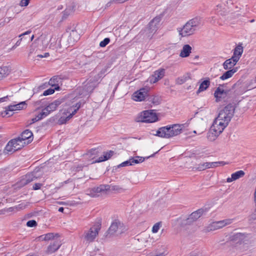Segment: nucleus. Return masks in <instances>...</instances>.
I'll return each mask as SVG.
<instances>
[{"label": "nucleus", "mask_w": 256, "mask_h": 256, "mask_svg": "<svg viewBox=\"0 0 256 256\" xmlns=\"http://www.w3.org/2000/svg\"><path fill=\"white\" fill-rule=\"evenodd\" d=\"M236 106L232 104H229L220 110L218 117L214 120L210 128H214L215 125L226 128L234 116Z\"/></svg>", "instance_id": "f257e3e1"}, {"label": "nucleus", "mask_w": 256, "mask_h": 256, "mask_svg": "<svg viewBox=\"0 0 256 256\" xmlns=\"http://www.w3.org/2000/svg\"><path fill=\"white\" fill-rule=\"evenodd\" d=\"M116 191L118 192H122L124 191V189L119 186L108 184H100L98 186L94 187L88 188L86 190V194L91 197H98L99 196V193L106 194V192L110 190Z\"/></svg>", "instance_id": "f03ea898"}, {"label": "nucleus", "mask_w": 256, "mask_h": 256, "mask_svg": "<svg viewBox=\"0 0 256 256\" xmlns=\"http://www.w3.org/2000/svg\"><path fill=\"white\" fill-rule=\"evenodd\" d=\"M127 230L124 224L119 220H114L111 224L110 227L106 232L104 236L106 238H110L114 236H119Z\"/></svg>", "instance_id": "7ed1b4c3"}, {"label": "nucleus", "mask_w": 256, "mask_h": 256, "mask_svg": "<svg viewBox=\"0 0 256 256\" xmlns=\"http://www.w3.org/2000/svg\"><path fill=\"white\" fill-rule=\"evenodd\" d=\"M26 145L24 142H22L20 138L18 136L10 140L4 149V153L6 154H12L16 151L22 150Z\"/></svg>", "instance_id": "20e7f679"}, {"label": "nucleus", "mask_w": 256, "mask_h": 256, "mask_svg": "<svg viewBox=\"0 0 256 256\" xmlns=\"http://www.w3.org/2000/svg\"><path fill=\"white\" fill-rule=\"evenodd\" d=\"M188 129H153L150 134L160 138H169L176 136Z\"/></svg>", "instance_id": "39448f33"}, {"label": "nucleus", "mask_w": 256, "mask_h": 256, "mask_svg": "<svg viewBox=\"0 0 256 256\" xmlns=\"http://www.w3.org/2000/svg\"><path fill=\"white\" fill-rule=\"evenodd\" d=\"M154 111V110L142 111L138 117V121L143 123H152L158 121V115Z\"/></svg>", "instance_id": "423d86ee"}, {"label": "nucleus", "mask_w": 256, "mask_h": 256, "mask_svg": "<svg viewBox=\"0 0 256 256\" xmlns=\"http://www.w3.org/2000/svg\"><path fill=\"white\" fill-rule=\"evenodd\" d=\"M240 84L241 82L238 80L233 84L232 87L230 89L224 90L220 88V86L218 87L214 92V96L216 98V102H220L222 100V94H225V96L232 95V93L234 90Z\"/></svg>", "instance_id": "0eeeda50"}, {"label": "nucleus", "mask_w": 256, "mask_h": 256, "mask_svg": "<svg viewBox=\"0 0 256 256\" xmlns=\"http://www.w3.org/2000/svg\"><path fill=\"white\" fill-rule=\"evenodd\" d=\"M232 219H226L214 222L208 226V230L213 231L221 228L224 226L232 224Z\"/></svg>", "instance_id": "6e6552de"}, {"label": "nucleus", "mask_w": 256, "mask_h": 256, "mask_svg": "<svg viewBox=\"0 0 256 256\" xmlns=\"http://www.w3.org/2000/svg\"><path fill=\"white\" fill-rule=\"evenodd\" d=\"M162 16H156L148 24L146 28L147 31L150 34L154 33L160 26V22Z\"/></svg>", "instance_id": "1a4fd4ad"}, {"label": "nucleus", "mask_w": 256, "mask_h": 256, "mask_svg": "<svg viewBox=\"0 0 256 256\" xmlns=\"http://www.w3.org/2000/svg\"><path fill=\"white\" fill-rule=\"evenodd\" d=\"M100 230V228L99 226L91 228L88 232H84V240L88 242H93L96 236L98 234Z\"/></svg>", "instance_id": "9d476101"}, {"label": "nucleus", "mask_w": 256, "mask_h": 256, "mask_svg": "<svg viewBox=\"0 0 256 256\" xmlns=\"http://www.w3.org/2000/svg\"><path fill=\"white\" fill-rule=\"evenodd\" d=\"M148 95V90L146 88H142L140 90L134 92L132 95L133 99L135 101L141 102L146 100V97Z\"/></svg>", "instance_id": "9b49d317"}, {"label": "nucleus", "mask_w": 256, "mask_h": 256, "mask_svg": "<svg viewBox=\"0 0 256 256\" xmlns=\"http://www.w3.org/2000/svg\"><path fill=\"white\" fill-rule=\"evenodd\" d=\"M97 86H98L92 80H90V78L87 79L86 81L83 83L82 94L84 96L92 92Z\"/></svg>", "instance_id": "f8f14e48"}, {"label": "nucleus", "mask_w": 256, "mask_h": 256, "mask_svg": "<svg viewBox=\"0 0 256 256\" xmlns=\"http://www.w3.org/2000/svg\"><path fill=\"white\" fill-rule=\"evenodd\" d=\"M62 245L61 242L59 238H56L50 242L46 250V254H50L57 251Z\"/></svg>", "instance_id": "ddd939ff"}, {"label": "nucleus", "mask_w": 256, "mask_h": 256, "mask_svg": "<svg viewBox=\"0 0 256 256\" xmlns=\"http://www.w3.org/2000/svg\"><path fill=\"white\" fill-rule=\"evenodd\" d=\"M195 31L196 30L188 21L183 26L182 28L178 30L180 34L183 37L190 36L193 34Z\"/></svg>", "instance_id": "4468645a"}, {"label": "nucleus", "mask_w": 256, "mask_h": 256, "mask_svg": "<svg viewBox=\"0 0 256 256\" xmlns=\"http://www.w3.org/2000/svg\"><path fill=\"white\" fill-rule=\"evenodd\" d=\"M18 136L22 142H26V145L30 144L34 138L33 134L29 129H26Z\"/></svg>", "instance_id": "2eb2a0df"}, {"label": "nucleus", "mask_w": 256, "mask_h": 256, "mask_svg": "<svg viewBox=\"0 0 256 256\" xmlns=\"http://www.w3.org/2000/svg\"><path fill=\"white\" fill-rule=\"evenodd\" d=\"M165 70L160 68L156 70L154 74L149 78V81L151 84H154L164 78L165 75Z\"/></svg>", "instance_id": "dca6fc26"}, {"label": "nucleus", "mask_w": 256, "mask_h": 256, "mask_svg": "<svg viewBox=\"0 0 256 256\" xmlns=\"http://www.w3.org/2000/svg\"><path fill=\"white\" fill-rule=\"evenodd\" d=\"M38 177L36 176V172L28 173L24 176V177L20 180V184L22 186H24L30 182L36 180Z\"/></svg>", "instance_id": "f3484780"}, {"label": "nucleus", "mask_w": 256, "mask_h": 256, "mask_svg": "<svg viewBox=\"0 0 256 256\" xmlns=\"http://www.w3.org/2000/svg\"><path fill=\"white\" fill-rule=\"evenodd\" d=\"M100 70L99 66H97L96 68L90 72V79L92 80L96 85H98L99 80L102 78V75H100L98 71Z\"/></svg>", "instance_id": "a211bd4d"}, {"label": "nucleus", "mask_w": 256, "mask_h": 256, "mask_svg": "<svg viewBox=\"0 0 256 256\" xmlns=\"http://www.w3.org/2000/svg\"><path fill=\"white\" fill-rule=\"evenodd\" d=\"M224 130V129H222L218 132L216 129H209L207 133L208 139L211 142L214 141L222 132Z\"/></svg>", "instance_id": "6ab92c4d"}, {"label": "nucleus", "mask_w": 256, "mask_h": 256, "mask_svg": "<svg viewBox=\"0 0 256 256\" xmlns=\"http://www.w3.org/2000/svg\"><path fill=\"white\" fill-rule=\"evenodd\" d=\"M60 237L59 234L58 233H52V232H50L48 233L45 234H42L40 236H38V238L40 240H45L48 241L50 240H54L56 238H58Z\"/></svg>", "instance_id": "aec40b11"}, {"label": "nucleus", "mask_w": 256, "mask_h": 256, "mask_svg": "<svg viewBox=\"0 0 256 256\" xmlns=\"http://www.w3.org/2000/svg\"><path fill=\"white\" fill-rule=\"evenodd\" d=\"M238 60L234 58H232V56L231 58L226 60L224 63H223V67L226 70L230 69L233 68L238 62Z\"/></svg>", "instance_id": "412c9836"}, {"label": "nucleus", "mask_w": 256, "mask_h": 256, "mask_svg": "<svg viewBox=\"0 0 256 256\" xmlns=\"http://www.w3.org/2000/svg\"><path fill=\"white\" fill-rule=\"evenodd\" d=\"M161 149L159 150H158L157 152H154V154H153L151 156H147V157H146V158L141 157V156H136V157H131L130 158V161H131L132 165V166L134 164H139V163H141V162H143L145 160V159H148L149 158L154 156L156 154H158V152Z\"/></svg>", "instance_id": "4be33fe9"}, {"label": "nucleus", "mask_w": 256, "mask_h": 256, "mask_svg": "<svg viewBox=\"0 0 256 256\" xmlns=\"http://www.w3.org/2000/svg\"><path fill=\"white\" fill-rule=\"evenodd\" d=\"M245 238L246 236L244 234L238 232L232 235L230 237V238L236 244H240L242 242H244Z\"/></svg>", "instance_id": "5701e85b"}, {"label": "nucleus", "mask_w": 256, "mask_h": 256, "mask_svg": "<svg viewBox=\"0 0 256 256\" xmlns=\"http://www.w3.org/2000/svg\"><path fill=\"white\" fill-rule=\"evenodd\" d=\"M162 100L160 96H158L150 95L148 94L146 97V102H150L154 106L160 104Z\"/></svg>", "instance_id": "b1692460"}, {"label": "nucleus", "mask_w": 256, "mask_h": 256, "mask_svg": "<svg viewBox=\"0 0 256 256\" xmlns=\"http://www.w3.org/2000/svg\"><path fill=\"white\" fill-rule=\"evenodd\" d=\"M244 174H245L244 172L242 170L237 171V172L232 174L231 175V177L228 178L226 179V182H231L232 181L236 180L244 176Z\"/></svg>", "instance_id": "393cba45"}, {"label": "nucleus", "mask_w": 256, "mask_h": 256, "mask_svg": "<svg viewBox=\"0 0 256 256\" xmlns=\"http://www.w3.org/2000/svg\"><path fill=\"white\" fill-rule=\"evenodd\" d=\"M243 52V47L242 44H239L237 46L234 50V54L232 55V58H234L239 60Z\"/></svg>", "instance_id": "a878e982"}, {"label": "nucleus", "mask_w": 256, "mask_h": 256, "mask_svg": "<svg viewBox=\"0 0 256 256\" xmlns=\"http://www.w3.org/2000/svg\"><path fill=\"white\" fill-rule=\"evenodd\" d=\"M238 70V67L233 68L232 69H229V70L225 72L224 74L220 77V79L222 80H226L228 78H231L233 74L237 72Z\"/></svg>", "instance_id": "bb28decb"}, {"label": "nucleus", "mask_w": 256, "mask_h": 256, "mask_svg": "<svg viewBox=\"0 0 256 256\" xmlns=\"http://www.w3.org/2000/svg\"><path fill=\"white\" fill-rule=\"evenodd\" d=\"M114 152L112 150H109L107 152H104L103 156L100 157L98 159L95 160L92 163L100 162L108 160L114 154Z\"/></svg>", "instance_id": "cd10ccee"}, {"label": "nucleus", "mask_w": 256, "mask_h": 256, "mask_svg": "<svg viewBox=\"0 0 256 256\" xmlns=\"http://www.w3.org/2000/svg\"><path fill=\"white\" fill-rule=\"evenodd\" d=\"M192 47L189 44H185L182 47L180 56L182 58H186L191 53Z\"/></svg>", "instance_id": "c85d7f7f"}, {"label": "nucleus", "mask_w": 256, "mask_h": 256, "mask_svg": "<svg viewBox=\"0 0 256 256\" xmlns=\"http://www.w3.org/2000/svg\"><path fill=\"white\" fill-rule=\"evenodd\" d=\"M210 85V78H207L200 84L198 90L196 92V94H198L206 90Z\"/></svg>", "instance_id": "c756f323"}, {"label": "nucleus", "mask_w": 256, "mask_h": 256, "mask_svg": "<svg viewBox=\"0 0 256 256\" xmlns=\"http://www.w3.org/2000/svg\"><path fill=\"white\" fill-rule=\"evenodd\" d=\"M190 24L196 30L198 29L199 26L202 23V18L200 16H196L190 20H188Z\"/></svg>", "instance_id": "7c9ffc66"}, {"label": "nucleus", "mask_w": 256, "mask_h": 256, "mask_svg": "<svg viewBox=\"0 0 256 256\" xmlns=\"http://www.w3.org/2000/svg\"><path fill=\"white\" fill-rule=\"evenodd\" d=\"M64 101V98H58L52 102L48 106V109L50 108L52 112L55 110L58 106Z\"/></svg>", "instance_id": "2f4dec72"}, {"label": "nucleus", "mask_w": 256, "mask_h": 256, "mask_svg": "<svg viewBox=\"0 0 256 256\" xmlns=\"http://www.w3.org/2000/svg\"><path fill=\"white\" fill-rule=\"evenodd\" d=\"M11 72V68L8 66H4L0 68V76L1 79L3 80L10 74Z\"/></svg>", "instance_id": "473e14b6"}, {"label": "nucleus", "mask_w": 256, "mask_h": 256, "mask_svg": "<svg viewBox=\"0 0 256 256\" xmlns=\"http://www.w3.org/2000/svg\"><path fill=\"white\" fill-rule=\"evenodd\" d=\"M59 80L60 78L58 76H54L50 80L48 84L52 88H54L56 90H59L60 89V86L58 85Z\"/></svg>", "instance_id": "72a5a7b5"}, {"label": "nucleus", "mask_w": 256, "mask_h": 256, "mask_svg": "<svg viewBox=\"0 0 256 256\" xmlns=\"http://www.w3.org/2000/svg\"><path fill=\"white\" fill-rule=\"evenodd\" d=\"M102 148L100 146L94 148L90 150L85 154L89 158H92V156H98V154L102 151Z\"/></svg>", "instance_id": "f704fd0d"}, {"label": "nucleus", "mask_w": 256, "mask_h": 256, "mask_svg": "<svg viewBox=\"0 0 256 256\" xmlns=\"http://www.w3.org/2000/svg\"><path fill=\"white\" fill-rule=\"evenodd\" d=\"M10 108L12 110V112L16 110H20L24 109L26 107V102H22L18 104L14 105L9 106Z\"/></svg>", "instance_id": "c9c22d12"}, {"label": "nucleus", "mask_w": 256, "mask_h": 256, "mask_svg": "<svg viewBox=\"0 0 256 256\" xmlns=\"http://www.w3.org/2000/svg\"><path fill=\"white\" fill-rule=\"evenodd\" d=\"M81 107V104L79 102L76 103L74 106H73L71 108L72 112L66 117V119L69 120L70 118L78 112V110Z\"/></svg>", "instance_id": "e433bc0d"}, {"label": "nucleus", "mask_w": 256, "mask_h": 256, "mask_svg": "<svg viewBox=\"0 0 256 256\" xmlns=\"http://www.w3.org/2000/svg\"><path fill=\"white\" fill-rule=\"evenodd\" d=\"M190 78V74L188 73L184 75L182 77L178 78L176 80V83L178 84H182Z\"/></svg>", "instance_id": "4c0bfd02"}, {"label": "nucleus", "mask_w": 256, "mask_h": 256, "mask_svg": "<svg viewBox=\"0 0 256 256\" xmlns=\"http://www.w3.org/2000/svg\"><path fill=\"white\" fill-rule=\"evenodd\" d=\"M239 94L237 90L235 89L233 92L232 93V95L230 96H225V94H222V100H224V101H228V99H230L231 100H234L236 98L237 96Z\"/></svg>", "instance_id": "58836bf2"}, {"label": "nucleus", "mask_w": 256, "mask_h": 256, "mask_svg": "<svg viewBox=\"0 0 256 256\" xmlns=\"http://www.w3.org/2000/svg\"><path fill=\"white\" fill-rule=\"evenodd\" d=\"M203 213V210L202 209H199L193 212H192L190 216L191 217V219L194 220H197L202 215Z\"/></svg>", "instance_id": "ea45409f"}, {"label": "nucleus", "mask_w": 256, "mask_h": 256, "mask_svg": "<svg viewBox=\"0 0 256 256\" xmlns=\"http://www.w3.org/2000/svg\"><path fill=\"white\" fill-rule=\"evenodd\" d=\"M194 222H195V220L191 219V217L189 216L188 218L181 220L180 224L181 227H185L188 225L191 224Z\"/></svg>", "instance_id": "a19ab883"}, {"label": "nucleus", "mask_w": 256, "mask_h": 256, "mask_svg": "<svg viewBox=\"0 0 256 256\" xmlns=\"http://www.w3.org/2000/svg\"><path fill=\"white\" fill-rule=\"evenodd\" d=\"M51 112H52L50 108L48 109V106H47L45 108H44L42 112L38 114V119H42L44 118L47 116Z\"/></svg>", "instance_id": "79ce46f5"}, {"label": "nucleus", "mask_w": 256, "mask_h": 256, "mask_svg": "<svg viewBox=\"0 0 256 256\" xmlns=\"http://www.w3.org/2000/svg\"><path fill=\"white\" fill-rule=\"evenodd\" d=\"M14 112H12V110L10 108V106H8L6 108L5 110L1 112L0 115L2 117H10L12 116Z\"/></svg>", "instance_id": "37998d69"}, {"label": "nucleus", "mask_w": 256, "mask_h": 256, "mask_svg": "<svg viewBox=\"0 0 256 256\" xmlns=\"http://www.w3.org/2000/svg\"><path fill=\"white\" fill-rule=\"evenodd\" d=\"M132 166L131 161H130V158L128 160L122 162V163H121L119 165L117 166H116L114 167L112 171H114V170H116L118 168H120V167H124V166Z\"/></svg>", "instance_id": "c03bdc74"}, {"label": "nucleus", "mask_w": 256, "mask_h": 256, "mask_svg": "<svg viewBox=\"0 0 256 256\" xmlns=\"http://www.w3.org/2000/svg\"><path fill=\"white\" fill-rule=\"evenodd\" d=\"M186 124H170L166 126H164L160 127V128H174L176 127H178V128H184L188 126H186Z\"/></svg>", "instance_id": "a18cd8bd"}, {"label": "nucleus", "mask_w": 256, "mask_h": 256, "mask_svg": "<svg viewBox=\"0 0 256 256\" xmlns=\"http://www.w3.org/2000/svg\"><path fill=\"white\" fill-rule=\"evenodd\" d=\"M194 168L196 170H198L199 171L205 170L207 169L206 162H204L202 164H196V166L194 167Z\"/></svg>", "instance_id": "49530a36"}, {"label": "nucleus", "mask_w": 256, "mask_h": 256, "mask_svg": "<svg viewBox=\"0 0 256 256\" xmlns=\"http://www.w3.org/2000/svg\"><path fill=\"white\" fill-rule=\"evenodd\" d=\"M56 89H54V88H50L46 90H44L42 94L40 96H46L48 95H50L54 93V91Z\"/></svg>", "instance_id": "de8ad7c7"}, {"label": "nucleus", "mask_w": 256, "mask_h": 256, "mask_svg": "<svg viewBox=\"0 0 256 256\" xmlns=\"http://www.w3.org/2000/svg\"><path fill=\"white\" fill-rule=\"evenodd\" d=\"M110 42V38H104L103 40L100 42V46L101 48L105 47Z\"/></svg>", "instance_id": "09e8293b"}, {"label": "nucleus", "mask_w": 256, "mask_h": 256, "mask_svg": "<svg viewBox=\"0 0 256 256\" xmlns=\"http://www.w3.org/2000/svg\"><path fill=\"white\" fill-rule=\"evenodd\" d=\"M160 226H161V222H157V223L155 224L154 225V226H152V232L153 233L157 232L158 231Z\"/></svg>", "instance_id": "8fccbe9b"}, {"label": "nucleus", "mask_w": 256, "mask_h": 256, "mask_svg": "<svg viewBox=\"0 0 256 256\" xmlns=\"http://www.w3.org/2000/svg\"><path fill=\"white\" fill-rule=\"evenodd\" d=\"M37 222L35 220H30L26 222V226L30 228H32L36 226Z\"/></svg>", "instance_id": "3c124183"}, {"label": "nucleus", "mask_w": 256, "mask_h": 256, "mask_svg": "<svg viewBox=\"0 0 256 256\" xmlns=\"http://www.w3.org/2000/svg\"><path fill=\"white\" fill-rule=\"evenodd\" d=\"M108 66H105L104 68H102V69L98 71V72L100 74L102 75V78H103L105 76V73L107 72L108 70Z\"/></svg>", "instance_id": "603ef678"}, {"label": "nucleus", "mask_w": 256, "mask_h": 256, "mask_svg": "<svg viewBox=\"0 0 256 256\" xmlns=\"http://www.w3.org/2000/svg\"><path fill=\"white\" fill-rule=\"evenodd\" d=\"M206 168H214L218 166L217 163L215 162H206Z\"/></svg>", "instance_id": "864d4df0"}, {"label": "nucleus", "mask_w": 256, "mask_h": 256, "mask_svg": "<svg viewBox=\"0 0 256 256\" xmlns=\"http://www.w3.org/2000/svg\"><path fill=\"white\" fill-rule=\"evenodd\" d=\"M42 186V184L35 183L32 186V190H40V189Z\"/></svg>", "instance_id": "5fc2aeb1"}, {"label": "nucleus", "mask_w": 256, "mask_h": 256, "mask_svg": "<svg viewBox=\"0 0 256 256\" xmlns=\"http://www.w3.org/2000/svg\"><path fill=\"white\" fill-rule=\"evenodd\" d=\"M30 0H21L20 6H26L30 3Z\"/></svg>", "instance_id": "6e6d98bb"}, {"label": "nucleus", "mask_w": 256, "mask_h": 256, "mask_svg": "<svg viewBox=\"0 0 256 256\" xmlns=\"http://www.w3.org/2000/svg\"><path fill=\"white\" fill-rule=\"evenodd\" d=\"M188 256H202V254L198 252L194 251L191 252Z\"/></svg>", "instance_id": "4d7b16f0"}, {"label": "nucleus", "mask_w": 256, "mask_h": 256, "mask_svg": "<svg viewBox=\"0 0 256 256\" xmlns=\"http://www.w3.org/2000/svg\"><path fill=\"white\" fill-rule=\"evenodd\" d=\"M70 15L68 10H66L63 12L62 19L66 18Z\"/></svg>", "instance_id": "13d9d810"}, {"label": "nucleus", "mask_w": 256, "mask_h": 256, "mask_svg": "<svg viewBox=\"0 0 256 256\" xmlns=\"http://www.w3.org/2000/svg\"><path fill=\"white\" fill-rule=\"evenodd\" d=\"M40 119H38V115L34 118H33L31 120L30 122L27 125V126H28L29 124H34L36 122L38 121V120H40Z\"/></svg>", "instance_id": "bf43d9fd"}, {"label": "nucleus", "mask_w": 256, "mask_h": 256, "mask_svg": "<svg viewBox=\"0 0 256 256\" xmlns=\"http://www.w3.org/2000/svg\"><path fill=\"white\" fill-rule=\"evenodd\" d=\"M49 55L50 54L48 52H45L44 54H38L37 57L40 58H46L49 56Z\"/></svg>", "instance_id": "052dcab7"}, {"label": "nucleus", "mask_w": 256, "mask_h": 256, "mask_svg": "<svg viewBox=\"0 0 256 256\" xmlns=\"http://www.w3.org/2000/svg\"><path fill=\"white\" fill-rule=\"evenodd\" d=\"M128 0H111L110 2H112L116 4H122Z\"/></svg>", "instance_id": "680f3d73"}, {"label": "nucleus", "mask_w": 256, "mask_h": 256, "mask_svg": "<svg viewBox=\"0 0 256 256\" xmlns=\"http://www.w3.org/2000/svg\"><path fill=\"white\" fill-rule=\"evenodd\" d=\"M216 162L217 163L218 166H224V165L227 164V163L226 162H224V161H219V162Z\"/></svg>", "instance_id": "e2e57ef3"}, {"label": "nucleus", "mask_w": 256, "mask_h": 256, "mask_svg": "<svg viewBox=\"0 0 256 256\" xmlns=\"http://www.w3.org/2000/svg\"><path fill=\"white\" fill-rule=\"evenodd\" d=\"M32 32L31 30H27L26 32L20 34V36H19V37L20 38L21 36H25V35H27V34H30Z\"/></svg>", "instance_id": "0e129e2a"}, {"label": "nucleus", "mask_w": 256, "mask_h": 256, "mask_svg": "<svg viewBox=\"0 0 256 256\" xmlns=\"http://www.w3.org/2000/svg\"><path fill=\"white\" fill-rule=\"evenodd\" d=\"M22 40V38H20V40H18L16 42L15 44V46H19L20 44V42H21V41Z\"/></svg>", "instance_id": "69168bd1"}, {"label": "nucleus", "mask_w": 256, "mask_h": 256, "mask_svg": "<svg viewBox=\"0 0 256 256\" xmlns=\"http://www.w3.org/2000/svg\"><path fill=\"white\" fill-rule=\"evenodd\" d=\"M6 98H8V96H6L0 98V102H3L5 101V100Z\"/></svg>", "instance_id": "338daca9"}, {"label": "nucleus", "mask_w": 256, "mask_h": 256, "mask_svg": "<svg viewBox=\"0 0 256 256\" xmlns=\"http://www.w3.org/2000/svg\"><path fill=\"white\" fill-rule=\"evenodd\" d=\"M6 24V20L0 22V26H4Z\"/></svg>", "instance_id": "774afa93"}]
</instances>
